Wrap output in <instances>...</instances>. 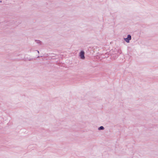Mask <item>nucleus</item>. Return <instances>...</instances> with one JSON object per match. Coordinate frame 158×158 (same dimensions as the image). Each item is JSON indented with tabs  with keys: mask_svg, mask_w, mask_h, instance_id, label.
I'll return each mask as SVG.
<instances>
[{
	"mask_svg": "<svg viewBox=\"0 0 158 158\" xmlns=\"http://www.w3.org/2000/svg\"><path fill=\"white\" fill-rule=\"evenodd\" d=\"M84 54L85 52L84 51H81L80 53V56L81 57V59H85V56H84Z\"/></svg>",
	"mask_w": 158,
	"mask_h": 158,
	"instance_id": "f03ea898",
	"label": "nucleus"
},
{
	"mask_svg": "<svg viewBox=\"0 0 158 158\" xmlns=\"http://www.w3.org/2000/svg\"><path fill=\"white\" fill-rule=\"evenodd\" d=\"M104 128L103 126H101L99 128V130H103Z\"/></svg>",
	"mask_w": 158,
	"mask_h": 158,
	"instance_id": "7ed1b4c3",
	"label": "nucleus"
},
{
	"mask_svg": "<svg viewBox=\"0 0 158 158\" xmlns=\"http://www.w3.org/2000/svg\"><path fill=\"white\" fill-rule=\"evenodd\" d=\"M124 40L127 43H129V41L131 39V36L130 35H127V38H124Z\"/></svg>",
	"mask_w": 158,
	"mask_h": 158,
	"instance_id": "f257e3e1",
	"label": "nucleus"
}]
</instances>
